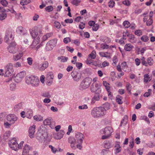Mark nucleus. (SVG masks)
Instances as JSON below:
<instances>
[{
	"mask_svg": "<svg viewBox=\"0 0 155 155\" xmlns=\"http://www.w3.org/2000/svg\"><path fill=\"white\" fill-rule=\"evenodd\" d=\"M5 42L8 45L7 49L9 52L14 54L18 51V48L14 39H7Z\"/></svg>",
	"mask_w": 155,
	"mask_h": 155,
	"instance_id": "obj_1",
	"label": "nucleus"
},
{
	"mask_svg": "<svg viewBox=\"0 0 155 155\" xmlns=\"http://www.w3.org/2000/svg\"><path fill=\"white\" fill-rule=\"evenodd\" d=\"M104 110L102 107H94L91 110V115L94 118L103 117L106 114V112H105Z\"/></svg>",
	"mask_w": 155,
	"mask_h": 155,
	"instance_id": "obj_2",
	"label": "nucleus"
},
{
	"mask_svg": "<svg viewBox=\"0 0 155 155\" xmlns=\"http://www.w3.org/2000/svg\"><path fill=\"white\" fill-rule=\"evenodd\" d=\"M26 83L28 85H31L32 86L37 87L39 85V80L37 77L31 75L27 76L26 77Z\"/></svg>",
	"mask_w": 155,
	"mask_h": 155,
	"instance_id": "obj_3",
	"label": "nucleus"
},
{
	"mask_svg": "<svg viewBox=\"0 0 155 155\" xmlns=\"http://www.w3.org/2000/svg\"><path fill=\"white\" fill-rule=\"evenodd\" d=\"M113 132V129L110 126L106 127L101 130L100 131V134H104L102 136L101 139L102 140L108 139L111 136V134Z\"/></svg>",
	"mask_w": 155,
	"mask_h": 155,
	"instance_id": "obj_4",
	"label": "nucleus"
},
{
	"mask_svg": "<svg viewBox=\"0 0 155 155\" xmlns=\"http://www.w3.org/2000/svg\"><path fill=\"white\" fill-rule=\"evenodd\" d=\"M144 16L143 18V21L146 23L147 26H150L151 25L153 22V20L152 19V17L153 16V12L151 11L149 14L147 12H145L143 14Z\"/></svg>",
	"mask_w": 155,
	"mask_h": 155,
	"instance_id": "obj_5",
	"label": "nucleus"
},
{
	"mask_svg": "<svg viewBox=\"0 0 155 155\" xmlns=\"http://www.w3.org/2000/svg\"><path fill=\"white\" fill-rule=\"evenodd\" d=\"M75 139L78 143L76 145L77 147L80 150H81L82 148L81 145L84 139L83 134L79 132H77L75 134Z\"/></svg>",
	"mask_w": 155,
	"mask_h": 155,
	"instance_id": "obj_6",
	"label": "nucleus"
},
{
	"mask_svg": "<svg viewBox=\"0 0 155 155\" xmlns=\"http://www.w3.org/2000/svg\"><path fill=\"white\" fill-rule=\"evenodd\" d=\"M92 82V79L89 78H86L84 79L81 82L80 88L81 90L85 89L90 86Z\"/></svg>",
	"mask_w": 155,
	"mask_h": 155,
	"instance_id": "obj_7",
	"label": "nucleus"
},
{
	"mask_svg": "<svg viewBox=\"0 0 155 155\" xmlns=\"http://www.w3.org/2000/svg\"><path fill=\"white\" fill-rule=\"evenodd\" d=\"M73 80L76 82H78L82 77V74L80 71L74 69L71 74Z\"/></svg>",
	"mask_w": 155,
	"mask_h": 155,
	"instance_id": "obj_8",
	"label": "nucleus"
},
{
	"mask_svg": "<svg viewBox=\"0 0 155 155\" xmlns=\"http://www.w3.org/2000/svg\"><path fill=\"white\" fill-rule=\"evenodd\" d=\"M14 71L13 65L12 63L8 64L5 67V76L9 77L12 75Z\"/></svg>",
	"mask_w": 155,
	"mask_h": 155,
	"instance_id": "obj_9",
	"label": "nucleus"
},
{
	"mask_svg": "<svg viewBox=\"0 0 155 155\" xmlns=\"http://www.w3.org/2000/svg\"><path fill=\"white\" fill-rule=\"evenodd\" d=\"M101 84H98L97 83H93L91 86V90L92 92H95L96 93L100 94L101 92L100 89Z\"/></svg>",
	"mask_w": 155,
	"mask_h": 155,
	"instance_id": "obj_10",
	"label": "nucleus"
},
{
	"mask_svg": "<svg viewBox=\"0 0 155 155\" xmlns=\"http://www.w3.org/2000/svg\"><path fill=\"white\" fill-rule=\"evenodd\" d=\"M8 143L9 147L12 150L16 151H17L18 142L16 138H13L10 140L8 142Z\"/></svg>",
	"mask_w": 155,
	"mask_h": 155,
	"instance_id": "obj_11",
	"label": "nucleus"
},
{
	"mask_svg": "<svg viewBox=\"0 0 155 155\" xmlns=\"http://www.w3.org/2000/svg\"><path fill=\"white\" fill-rule=\"evenodd\" d=\"M54 76L52 72H49L47 73L46 76V82L47 85L50 86L52 84Z\"/></svg>",
	"mask_w": 155,
	"mask_h": 155,
	"instance_id": "obj_12",
	"label": "nucleus"
},
{
	"mask_svg": "<svg viewBox=\"0 0 155 155\" xmlns=\"http://www.w3.org/2000/svg\"><path fill=\"white\" fill-rule=\"evenodd\" d=\"M18 119V117L14 114H9L6 116L7 120L12 124H14Z\"/></svg>",
	"mask_w": 155,
	"mask_h": 155,
	"instance_id": "obj_13",
	"label": "nucleus"
},
{
	"mask_svg": "<svg viewBox=\"0 0 155 155\" xmlns=\"http://www.w3.org/2000/svg\"><path fill=\"white\" fill-rule=\"evenodd\" d=\"M26 74L25 71H23L17 74L15 78V81L17 83L21 82L25 76Z\"/></svg>",
	"mask_w": 155,
	"mask_h": 155,
	"instance_id": "obj_14",
	"label": "nucleus"
},
{
	"mask_svg": "<svg viewBox=\"0 0 155 155\" xmlns=\"http://www.w3.org/2000/svg\"><path fill=\"white\" fill-rule=\"evenodd\" d=\"M68 143L70 144L71 148L73 150L75 149L77 147L76 145L75 146V144L77 143L75 138L70 137L68 138Z\"/></svg>",
	"mask_w": 155,
	"mask_h": 155,
	"instance_id": "obj_15",
	"label": "nucleus"
},
{
	"mask_svg": "<svg viewBox=\"0 0 155 155\" xmlns=\"http://www.w3.org/2000/svg\"><path fill=\"white\" fill-rule=\"evenodd\" d=\"M43 123L45 125H49L51 129L54 128L55 126V122L52 120L45 119L44 120Z\"/></svg>",
	"mask_w": 155,
	"mask_h": 155,
	"instance_id": "obj_16",
	"label": "nucleus"
},
{
	"mask_svg": "<svg viewBox=\"0 0 155 155\" xmlns=\"http://www.w3.org/2000/svg\"><path fill=\"white\" fill-rule=\"evenodd\" d=\"M48 65L49 64L48 61H45L38 66V69L40 71H43L48 67Z\"/></svg>",
	"mask_w": 155,
	"mask_h": 155,
	"instance_id": "obj_17",
	"label": "nucleus"
},
{
	"mask_svg": "<svg viewBox=\"0 0 155 155\" xmlns=\"http://www.w3.org/2000/svg\"><path fill=\"white\" fill-rule=\"evenodd\" d=\"M35 126L33 125L32 126L30 127L29 129V136L31 138H33L35 137L34 134Z\"/></svg>",
	"mask_w": 155,
	"mask_h": 155,
	"instance_id": "obj_18",
	"label": "nucleus"
},
{
	"mask_svg": "<svg viewBox=\"0 0 155 155\" xmlns=\"http://www.w3.org/2000/svg\"><path fill=\"white\" fill-rule=\"evenodd\" d=\"M46 135L47 134H43L41 132H38L36 134V138L38 140H40L45 139V137H46Z\"/></svg>",
	"mask_w": 155,
	"mask_h": 155,
	"instance_id": "obj_19",
	"label": "nucleus"
},
{
	"mask_svg": "<svg viewBox=\"0 0 155 155\" xmlns=\"http://www.w3.org/2000/svg\"><path fill=\"white\" fill-rule=\"evenodd\" d=\"M39 39H34L32 44L30 45V47L31 48H34L37 45L36 48L38 49L39 48V45L38 44L40 42Z\"/></svg>",
	"mask_w": 155,
	"mask_h": 155,
	"instance_id": "obj_20",
	"label": "nucleus"
},
{
	"mask_svg": "<svg viewBox=\"0 0 155 155\" xmlns=\"http://www.w3.org/2000/svg\"><path fill=\"white\" fill-rule=\"evenodd\" d=\"M23 54L22 53H19L17 54L13 55V59L14 61H17L20 59L23 56Z\"/></svg>",
	"mask_w": 155,
	"mask_h": 155,
	"instance_id": "obj_21",
	"label": "nucleus"
},
{
	"mask_svg": "<svg viewBox=\"0 0 155 155\" xmlns=\"http://www.w3.org/2000/svg\"><path fill=\"white\" fill-rule=\"evenodd\" d=\"M132 35L129 34V32L127 31L124 32L123 35V39L128 38H130L131 39L133 37H132Z\"/></svg>",
	"mask_w": 155,
	"mask_h": 155,
	"instance_id": "obj_22",
	"label": "nucleus"
},
{
	"mask_svg": "<svg viewBox=\"0 0 155 155\" xmlns=\"http://www.w3.org/2000/svg\"><path fill=\"white\" fill-rule=\"evenodd\" d=\"M65 133L64 131L63 130H61L57 134V135L58 137H57V138L58 139H60L62 138L64 134Z\"/></svg>",
	"mask_w": 155,
	"mask_h": 155,
	"instance_id": "obj_23",
	"label": "nucleus"
},
{
	"mask_svg": "<svg viewBox=\"0 0 155 155\" xmlns=\"http://www.w3.org/2000/svg\"><path fill=\"white\" fill-rule=\"evenodd\" d=\"M26 117L28 118H31L33 116L32 111L31 110H29L25 113Z\"/></svg>",
	"mask_w": 155,
	"mask_h": 155,
	"instance_id": "obj_24",
	"label": "nucleus"
},
{
	"mask_svg": "<svg viewBox=\"0 0 155 155\" xmlns=\"http://www.w3.org/2000/svg\"><path fill=\"white\" fill-rule=\"evenodd\" d=\"M68 59V57L63 56L58 57V60H60V61L61 62H66L67 61Z\"/></svg>",
	"mask_w": 155,
	"mask_h": 155,
	"instance_id": "obj_25",
	"label": "nucleus"
},
{
	"mask_svg": "<svg viewBox=\"0 0 155 155\" xmlns=\"http://www.w3.org/2000/svg\"><path fill=\"white\" fill-rule=\"evenodd\" d=\"M115 148L116 153H118L120 152L121 151V147L120 144H116L114 146Z\"/></svg>",
	"mask_w": 155,
	"mask_h": 155,
	"instance_id": "obj_26",
	"label": "nucleus"
},
{
	"mask_svg": "<svg viewBox=\"0 0 155 155\" xmlns=\"http://www.w3.org/2000/svg\"><path fill=\"white\" fill-rule=\"evenodd\" d=\"M105 87L106 89L108 92V96L111 99V97H112V96L111 95V92L110 91V84H108V85L107 84Z\"/></svg>",
	"mask_w": 155,
	"mask_h": 155,
	"instance_id": "obj_27",
	"label": "nucleus"
},
{
	"mask_svg": "<svg viewBox=\"0 0 155 155\" xmlns=\"http://www.w3.org/2000/svg\"><path fill=\"white\" fill-rule=\"evenodd\" d=\"M31 2V0H21L20 4L22 6H24L28 4Z\"/></svg>",
	"mask_w": 155,
	"mask_h": 155,
	"instance_id": "obj_28",
	"label": "nucleus"
},
{
	"mask_svg": "<svg viewBox=\"0 0 155 155\" xmlns=\"http://www.w3.org/2000/svg\"><path fill=\"white\" fill-rule=\"evenodd\" d=\"M104 109V111L106 112L107 110L109 109L110 108V104L108 103H106L104 105V107H102Z\"/></svg>",
	"mask_w": 155,
	"mask_h": 155,
	"instance_id": "obj_29",
	"label": "nucleus"
},
{
	"mask_svg": "<svg viewBox=\"0 0 155 155\" xmlns=\"http://www.w3.org/2000/svg\"><path fill=\"white\" fill-rule=\"evenodd\" d=\"M127 116H125L124 117V118L122 119L121 122L120 126H122L123 125L125 126L127 122Z\"/></svg>",
	"mask_w": 155,
	"mask_h": 155,
	"instance_id": "obj_30",
	"label": "nucleus"
},
{
	"mask_svg": "<svg viewBox=\"0 0 155 155\" xmlns=\"http://www.w3.org/2000/svg\"><path fill=\"white\" fill-rule=\"evenodd\" d=\"M57 39H51L48 42L51 46L53 47L56 45L57 43Z\"/></svg>",
	"mask_w": 155,
	"mask_h": 155,
	"instance_id": "obj_31",
	"label": "nucleus"
},
{
	"mask_svg": "<svg viewBox=\"0 0 155 155\" xmlns=\"http://www.w3.org/2000/svg\"><path fill=\"white\" fill-rule=\"evenodd\" d=\"M106 54H108V53L107 52H100L99 53V55L101 57H104L110 58V55H107Z\"/></svg>",
	"mask_w": 155,
	"mask_h": 155,
	"instance_id": "obj_32",
	"label": "nucleus"
},
{
	"mask_svg": "<svg viewBox=\"0 0 155 155\" xmlns=\"http://www.w3.org/2000/svg\"><path fill=\"white\" fill-rule=\"evenodd\" d=\"M133 46L132 45L130 44H127L125 45L124 48L126 51H129L131 50Z\"/></svg>",
	"mask_w": 155,
	"mask_h": 155,
	"instance_id": "obj_33",
	"label": "nucleus"
},
{
	"mask_svg": "<svg viewBox=\"0 0 155 155\" xmlns=\"http://www.w3.org/2000/svg\"><path fill=\"white\" fill-rule=\"evenodd\" d=\"M96 57V53L95 51H92L91 54L88 55V58H90L91 59H94Z\"/></svg>",
	"mask_w": 155,
	"mask_h": 155,
	"instance_id": "obj_34",
	"label": "nucleus"
},
{
	"mask_svg": "<svg viewBox=\"0 0 155 155\" xmlns=\"http://www.w3.org/2000/svg\"><path fill=\"white\" fill-rule=\"evenodd\" d=\"M7 17V13L5 12L0 14V20L3 21L5 20Z\"/></svg>",
	"mask_w": 155,
	"mask_h": 155,
	"instance_id": "obj_35",
	"label": "nucleus"
},
{
	"mask_svg": "<svg viewBox=\"0 0 155 155\" xmlns=\"http://www.w3.org/2000/svg\"><path fill=\"white\" fill-rule=\"evenodd\" d=\"M33 118L35 120L38 121H41L43 120V117L41 116L40 115H35L34 116Z\"/></svg>",
	"mask_w": 155,
	"mask_h": 155,
	"instance_id": "obj_36",
	"label": "nucleus"
},
{
	"mask_svg": "<svg viewBox=\"0 0 155 155\" xmlns=\"http://www.w3.org/2000/svg\"><path fill=\"white\" fill-rule=\"evenodd\" d=\"M151 80L150 77H149V75L148 74H146L144 75V81L146 83H147L148 81Z\"/></svg>",
	"mask_w": 155,
	"mask_h": 155,
	"instance_id": "obj_37",
	"label": "nucleus"
},
{
	"mask_svg": "<svg viewBox=\"0 0 155 155\" xmlns=\"http://www.w3.org/2000/svg\"><path fill=\"white\" fill-rule=\"evenodd\" d=\"M126 87L127 90L128 91L130 94H131V90L132 87L131 85L128 82L126 83Z\"/></svg>",
	"mask_w": 155,
	"mask_h": 155,
	"instance_id": "obj_38",
	"label": "nucleus"
},
{
	"mask_svg": "<svg viewBox=\"0 0 155 155\" xmlns=\"http://www.w3.org/2000/svg\"><path fill=\"white\" fill-rule=\"evenodd\" d=\"M6 114L4 112L0 113V121H2L5 120Z\"/></svg>",
	"mask_w": 155,
	"mask_h": 155,
	"instance_id": "obj_39",
	"label": "nucleus"
},
{
	"mask_svg": "<svg viewBox=\"0 0 155 155\" xmlns=\"http://www.w3.org/2000/svg\"><path fill=\"white\" fill-rule=\"evenodd\" d=\"M123 25L126 28H128L130 26V22L127 21H124L123 22Z\"/></svg>",
	"mask_w": 155,
	"mask_h": 155,
	"instance_id": "obj_40",
	"label": "nucleus"
},
{
	"mask_svg": "<svg viewBox=\"0 0 155 155\" xmlns=\"http://www.w3.org/2000/svg\"><path fill=\"white\" fill-rule=\"evenodd\" d=\"M22 103H19L18 104L15 105L14 107L15 109L17 111L22 108Z\"/></svg>",
	"mask_w": 155,
	"mask_h": 155,
	"instance_id": "obj_41",
	"label": "nucleus"
},
{
	"mask_svg": "<svg viewBox=\"0 0 155 155\" xmlns=\"http://www.w3.org/2000/svg\"><path fill=\"white\" fill-rule=\"evenodd\" d=\"M41 96L45 97L50 98L51 97V95L49 92H45L42 93Z\"/></svg>",
	"mask_w": 155,
	"mask_h": 155,
	"instance_id": "obj_42",
	"label": "nucleus"
},
{
	"mask_svg": "<svg viewBox=\"0 0 155 155\" xmlns=\"http://www.w3.org/2000/svg\"><path fill=\"white\" fill-rule=\"evenodd\" d=\"M45 9L46 11L50 12L53 11V7L52 5H50L46 7Z\"/></svg>",
	"mask_w": 155,
	"mask_h": 155,
	"instance_id": "obj_43",
	"label": "nucleus"
},
{
	"mask_svg": "<svg viewBox=\"0 0 155 155\" xmlns=\"http://www.w3.org/2000/svg\"><path fill=\"white\" fill-rule=\"evenodd\" d=\"M147 63L150 65H151L153 64V59L151 57L147 58Z\"/></svg>",
	"mask_w": 155,
	"mask_h": 155,
	"instance_id": "obj_44",
	"label": "nucleus"
},
{
	"mask_svg": "<svg viewBox=\"0 0 155 155\" xmlns=\"http://www.w3.org/2000/svg\"><path fill=\"white\" fill-rule=\"evenodd\" d=\"M116 101L118 104H122L123 102L122 101V97L121 96H118L116 97Z\"/></svg>",
	"mask_w": 155,
	"mask_h": 155,
	"instance_id": "obj_45",
	"label": "nucleus"
},
{
	"mask_svg": "<svg viewBox=\"0 0 155 155\" xmlns=\"http://www.w3.org/2000/svg\"><path fill=\"white\" fill-rule=\"evenodd\" d=\"M134 34L136 35L140 36L142 35L143 33L141 30H137L135 31Z\"/></svg>",
	"mask_w": 155,
	"mask_h": 155,
	"instance_id": "obj_46",
	"label": "nucleus"
},
{
	"mask_svg": "<svg viewBox=\"0 0 155 155\" xmlns=\"http://www.w3.org/2000/svg\"><path fill=\"white\" fill-rule=\"evenodd\" d=\"M1 3L4 7L7 6L8 5V2L6 0H2Z\"/></svg>",
	"mask_w": 155,
	"mask_h": 155,
	"instance_id": "obj_47",
	"label": "nucleus"
},
{
	"mask_svg": "<svg viewBox=\"0 0 155 155\" xmlns=\"http://www.w3.org/2000/svg\"><path fill=\"white\" fill-rule=\"evenodd\" d=\"M54 26L57 28H59L61 26V25L59 22L55 21L54 22Z\"/></svg>",
	"mask_w": 155,
	"mask_h": 155,
	"instance_id": "obj_48",
	"label": "nucleus"
},
{
	"mask_svg": "<svg viewBox=\"0 0 155 155\" xmlns=\"http://www.w3.org/2000/svg\"><path fill=\"white\" fill-rule=\"evenodd\" d=\"M115 2L113 0L110 1L108 3V5L110 8H113L115 5Z\"/></svg>",
	"mask_w": 155,
	"mask_h": 155,
	"instance_id": "obj_49",
	"label": "nucleus"
},
{
	"mask_svg": "<svg viewBox=\"0 0 155 155\" xmlns=\"http://www.w3.org/2000/svg\"><path fill=\"white\" fill-rule=\"evenodd\" d=\"M46 49L47 51H50L52 49L53 47L49 45V44L47 43L46 46Z\"/></svg>",
	"mask_w": 155,
	"mask_h": 155,
	"instance_id": "obj_50",
	"label": "nucleus"
},
{
	"mask_svg": "<svg viewBox=\"0 0 155 155\" xmlns=\"http://www.w3.org/2000/svg\"><path fill=\"white\" fill-rule=\"evenodd\" d=\"M100 47L103 49H107L109 48V46L106 44H102L101 45Z\"/></svg>",
	"mask_w": 155,
	"mask_h": 155,
	"instance_id": "obj_51",
	"label": "nucleus"
},
{
	"mask_svg": "<svg viewBox=\"0 0 155 155\" xmlns=\"http://www.w3.org/2000/svg\"><path fill=\"white\" fill-rule=\"evenodd\" d=\"M20 13H16L13 15V16L16 19H20V18L21 17V16H20Z\"/></svg>",
	"mask_w": 155,
	"mask_h": 155,
	"instance_id": "obj_52",
	"label": "nucleus"
},
{
	"mask_svg": "<svg viewBox=\"0 0 155 155\" xmlns=\"http://www.w3.org/2000/svg\"><path fill=\"white\" fill-rule=\"evenodd\" d=\"M10 88L11 90H15L16 88L15 84L14 83L11 84L10 85Z\"/></svg>",
	"mask_w": 155,
	"mask_h": 155,
	"instance_id": "obj_53",
	"label": "nucleus"
},
{
	"mask_svg": "<svg viewBox=\"0 0 155 155\" xmlns=\"http://www.w3.org/2000/svg\"><path fill=\"white\" fill-rule=\"evenodd\" d=\"M80 1L78 0H72V3L75 5H78L80 2Z\"/></svg>",
	"mask_w": 155,
	"mask_h": 155,
	"instance_id": "obj_54",
	"label": "nucleus"
},
{
	"mask_svg": "<svg viewBox=\"0 0 155 155\" xmlns=\"http://www.w3.org/2000/svg\"><path fill=\"white\" fill-rule=\"evenodd\" d=\"M78 108L80 110L87 109L88 108V107L86 104H84L78 107Z\"/></svg>",
	"mask_w": 155,
	"mask_h": 155,
	"instance_id": "obj_55",
	"label": "nucleus"
},
{
	"mask_svg": "<svg viewBox=\"0 0 155 155\" xmlns=\"http://www.w3.org/2000/svg\"><path fill=\"white\" fill-rule=\"evenodd\" d=\"M98 94V93H96L93 97V99L95 100V101H98L100 98L99 95Z\"/></svg>",
	"mask_w": 155,
	"mask_h": 155,
	"instance_id": "obj_56",
	"label": "nucleus"
},
{
	"mask_svg": "<svg viewBox=\"0 0 155 155\" xmlns=\"http://www.w3.org/2000/svg\"><path fill=\"white\" fill-rule=\"evenodd\" d=\"M122 3L127 6H129L130 4V2L129 0H126L123 1Z\"/></svg>",
	"mask_w": 155,
	"mask_h": 155,
	"instance_id": "obj_57",
	"label": "nucleus"
},
{
	"mask_svg": "<svg viewBox=\"0 0 155 155\" xmlns=\"http://www.w3.org/2000/svg\"><path fill=\"white\" fill-rule=\"evenodd\" d=\"M27 62L28 64L31 65L32 64L33 59L31 57H28L27 58Z\"/></svg>",
	"mask_w": 155,
	"mask_h": 155,
	"instance_id": "obj_58",
	"label": "nucleus"
},
{
	"mask_svg": "<svg viewBox=\"0 0 155 155\" xmlns=\"http://www.w3.org/2000/svg\"><path fill=\"white\" fill-rule=\"evenodd\" d=\"M99 28V25L98 24H95L92 27V30L94 31H97Z\"/></svg>",
	"mask_w": 155,
	"mask_h": 155,
	"instance_id": "obj_59",
	"label": "nucleus"
},
{
	"mask_svg": "<svg viewBox=\"0 0 155 155\" xmlns=\"http://www.w3.org/2000/svg\"><path fill=\"white\" fill-rule=\"evenodd\" d=\"M24 143V142L22 141L21 142V143L19 144H17V150H18L19 149H21L22 148V147L23 145V144Z\"/></svg>",
	"mask_w": 155,
	"mask_h": 155,
	"instance_id": "obj_60",
	"label": "nucleus"
},
{
	"mask_svg": "<svg viewBox=\"0 0 155 155\" xmlns=\"http://www.w3.org/2000/svg\"><path fill=\"white\" fill-rule=\"evenodd\" d=\"M104 147L107 149H109L112 147V145L109 143H104Z\"/></svg>",
	"mask_w": 155,
	"mask_h": 155,
	"instance_id": "obj_61",
	"label": "nucleus"
},
{
	"mask_svg": "<svg viewBox=\"0 0 155 155\" xmlns=\"http://www.w3.org/2000/svg\"><path fill=\"white\" fill-rule=\"evenodd\" d=\"M31 34L33 38H36L37 35V33L35 31H31Z\"/></svg>",
	"mask_w": 155,
	"mask_h": 155,
	"instance_id": "obj_62",
	"label": "nucleus"
},
{
	"mask_svg": "<svg viewBox=\"0 0 155 155\" xmlns=\"http://www.w3.org/2000/svg\"><path fill=\"white\" fill-rule=\"evenodd\" d=\"M12 124L10 123H9L8 122H6L4 123V125L5 127L7 128H9Z\"/></svg>",
	"mask_w": 155,
	"mask_h": 155,
	"instance_id": "obj_63",
	"label": "nucleus"
},
{
	"mask_svg": "<svg viewBox=\"0 0 155 155\" xmlns=\"http://www.w3.org/2000/svg\"><path fill=\"white\" fill-rule=\"evenodd\" d=\"M115 41L116 42L119 43L120 45H124V44L123 39H116Z\"/></svg>",
	"mask_w": 155,
	"mask_h": 155,
	"instance_id": "obj_64",
	"label": "nucleus"
}]
</instances>
